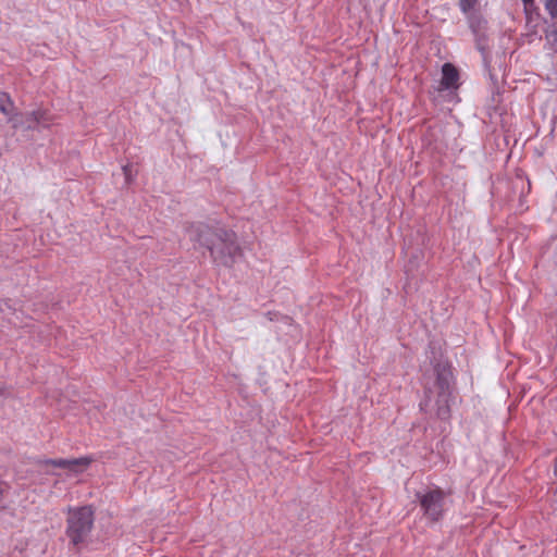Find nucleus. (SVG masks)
I'll use <instances>...</instances> for the list:
<instances>
[{
    "label": "nucleus",
    "instance_id": "nucleus-5",
    "mask_svg": "<svg viewBox=\"0 0 557 557\" xmlns=\"http://www.w3.org/2000/svg\"><path fill=\"white\" fill-rule=\"evenodd\" d=\"M545 10L555 21L544 29L545 48L553 52H557V0H544Z\"/></svg>",
    "mask_w": 557,
    "mask_h": 557
},
{
    "label": "nucleus",
    "instance_id": "nucleus-11",
    "mask_svg": "<svg viewBox=\"0 0 557 557\" xmlns=\"http://www.w3.org/2000/svg\"><path fill=\"white\" fill-rule=\"evenodd\" d=\"M123 172L125 174L126 180H128V177H129V166L128 165H124L123 166Z\"/></svg>",
    "mask_w": 557,
    "mask_h": 557
},
{
    "label": "nucleus",
    "instance_id": "nucleus-4",
    "mask_svg": "<svg viewBox=\"0 0 557 557\" xmlns=\"http://www.w3.org/2000/svg\"><path fill=\"white\" fill-rule=\"evenodd\" d=\"M444 494L440 490L429 491L420 497L424 516L431 521H437L443 513Z\"/></svg>",
    "mask_w": 557,
    "mask_h": 557
},
{
    "label": "nucleus",
    "instance_id": "nucleus-7",
    "mask_svg": "<svg viewBox=\"0 0 557 557\" xmlns=\"http://www.w3.org/2000/svg\"><path fill=\"white\" fill-rule=\"evenodd\" d=\"M459 74L457 69L450 63H445L442 67V86L446 89L457 88Z\"/></svg>",
    "mask_w": 557,
    "mask_h": 557
},
{
    "label": "nucleus",
    "instance_id": "nucleus-1",
    "mask_svg": "<svg viewBox=\"0 0 557 557\" xmlns=\"http://www.w3.org/2000/svg\"><path fill=\"white\" fill-rule=\"evenodd\" d=\"M189 239L210 250L213 259L221 264L232 265L239 252L236 235L226 230H213L206 224L191 225Z\"/></svg>",
    "mask_w": 557,
    "mask_h": 557
},
{
    "label": "nucleus",
    "instance_id": "nucleus-2",
    "mask_svg": "<svg viewBox=\"0 0 557 557\" xmlns=\"http://www.w3.org/2000/svg\"><path fill=\"white\" fill-rule=\"evenodd\" d=\"M66 519V535L73 545L84 543L94 525V510L90 506L70 508Z\"/></svg>",
    "mask_w": 557,
    "mask_h": 557
},
{
    "label": "nucleus",
    "instance_id": "nucleus-12",
    "mask_svg": "<svg viewBox=\"0 0 557 557\" xmlns=\"http://www.w3.org/2000/svg\"><path fill=\"white\" fill-rule=\"evenodd\" d=\"M524 7L533 4V0H522Z\"/></svg>",
    "mask_w": 557,
    "mask_h": 557
},
{
    "label": "nucleus",
    "instance_id": "nucleus-3",
    "mask_svg": "<svg viewBox=\"0 0 557 557\" xmlns=\"http://www.w3.org/2000/svg\"><path fill=\"white\" fill-rule=\"evenodd\" d=\"M435 373H436V382H435V388L436 391L429 389L428 391V400L425 401V406H429V403L432 400L433 394L436 393V399H435V413L436 416L442 419L446 420L449 417V386H450V379H451V372L449 368L446 364L438 363L435 367Z\"/></svg>",
    "mask_w": 557,
    "mask_h": 557
},
{
    "label": "nucleus",
    "instance_id": "nucleus-9",
    "mask_svg": "<svg viewBox=\"0 0 557 557\" xmlns=\"http://www.w3.org/2000/svg\"><path fill=\"white\" fill-rule=\"evenodd\" d=\"M53 466L59 468H69L76 470L78 467H87L90 462L89 458H78V459H55L50 461Z\"/></svg>",
    "mask_w": 557,
    "mask_h": 557
},
{
    "label": "nucleus",
    "instance_id": "nucleus-10",
    "mask_svg": "<svg viewBox=\"0 0 557 557\" xmlns=\"http://www.w3.org/2000/svg\"><path fill=\"white\" fill-rule=\"evenodd\" d=\"M47 122L48 119L46 116V112L41 110L33 111L25 115V123L27 124L26 127L28 129L35 128L41 124L45 125Z\"/></svg>",
    "mask_w": 557,
    "mask_h": 557
},
{
    "label": "nucleus",
    "instance_id": "nucleus-6",
    "mask_svg": "<svg viewBox=\"0 0 557 557\" xmlns=\"http://www.w3.org/2000/svg\"><path fill=\"white\" fill-rule=\"evenodd\" d=\"M0 112L7 116L8 123H11L13 128H18L24 124L22 117L15 113L14 102L5 92H0Z\"/></svg>",
    "mask_w": 557,
    "mask_h": 557
},
{
    "label": "nucleus",
    "instance_id": "nucleus-8",
    "mask_svg": "<svg viewBox=\"0 0 557 557\" xmlns=\"http://www.w3.org/2000/svg\"><path fill=\"white\" fill-rule=\"evenodd\" d=\"M479 0H458V7L463 15L468 18L469 25L472 29L475 27L474 17L472 12L474 11Z\"/></svg>",
    "mask_w": 557,
    "mask_h": 557
}]
</instances>
